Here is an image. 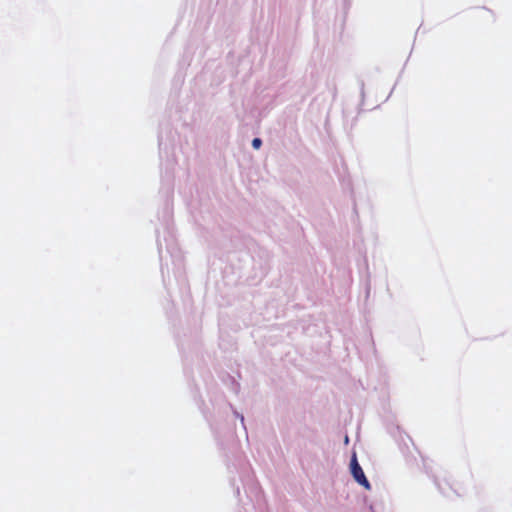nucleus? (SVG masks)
<instances>
[{
	"label": "nucleus",
	"instance_id": "obj_1",
	"mask_svg": "<svg viewBox=\"0 0 512 512\" xmlns=\"http://www.w3.org/2000/svg\"><path fill=\"white\" fill-rule=\"evenodd\" d=\"M351 473L354 477V479L362 486H364L366 489H370V483L367 480L361 466L357 462L356 457L354 456L351 460Z\"/></svg>",
	"mask_w": 512,
	"mask_h": 512
},
{
	"label": "nucleus",
	"instance_id": "obj_2",
	"mask_svg": "<svg viewBox=\"0 0 512 512\" xmlns=\"http://www.w3.org/2000/svg\"><path fill=\"white\" fill-rule=\"evenodd\" d=\"M261 145H262V141L260 138L253 139L252 146L254 149H259L261 147Z\"/></svg>",
	"mask_w": 512,
	"mask_h": 512
}]
</instances>
